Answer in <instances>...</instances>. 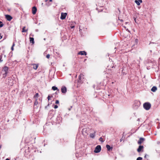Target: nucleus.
<instances>
[{
	"instance_id": "1",
	"label": "nucleus",
	"mask_w": 160,
	"mask_h": 160,
	"mask_svg": "<svg viewBox=\"0 0 160 160\" xmlns=\"http://www.w3.org/2000/svg\"><path fill=\"white\" fill-rule=\"evenodd\" d=\"M8 68L7 67L5 66L3 68L2 70V72L3 73V75L4 76V77H6L8 73Z\"/></svg>"
},
{
	"instance_id": "2",
	"label": "nucleus",
	"mask_w": 160,
	"mask_h": 160,
	"mask_svg": "<svg viewBox=\"0 0 160 160\" xmlns=\"http://www.w3.org/2000/svg\"><path fill=\"white\" fill-rule=\"evenodd\" d=\"M143 106L145 109L147 110H148L150 109L151 107V104L149 102H146L144 103Z\"/></svg>"
},
{
	"instance_id": "3",
	"label": "nucleus",
	"mask_w": 160,
	"mask_h": 160,
	"mask_svg": "<svg viewBox=\"0 0 160 160\" xmlns=\"http://www.w3.org/2000/svg\"><path fill=\"white\" fill-rule=\"evenodd\" d=\"M101 150V147L100 145H98L95 148L94 152L95 153L99 152Z\"/></svg>"
},
{
	"instance_id": "4",
	"label": "nucleus",
	"mask_w": 160,
	"mask_h": 160,
	"mask_svg": "<svg viewBox=\"0 0 160 160\" xmlns=\"http://www.w3.org/2000/svg\"><path fill=\"white\" fill-rule=\"evenodd\" d=\"M67 15L66 13H62L61 17V19L62 20L64 19L65 18L66 16Z\"/></svg>"
},
{
	"instance_id": "5",
	"label": "nucleus",
	"mask_w": 160,
	"mask_h": 160,
	"mask_svg": "<svg viewBox=\"0 0 160 160\" xmlns=\"http://www.w3.org/2000/svg\"><path fill=\"white\" fill-rule=\"evenodd\" d=\"M5 18L8 21H10L12 19V17L11 16L8 15H5Z\"/></svg>"
},
{
	"instance_id": "6",
	"label": "nucleus",
	"mask_w": 160,
	"mask_h": 160,
	"mask_svg": "<svg viewBox=\"0 0 160 160\" xmlns=\"http://www.w3.org/2000/svg\"><path fill=\"white\" fill-rule=\"evenodd\" d=\"M61 91L62 93H66L67 92L66 88L64 86L62 87L61 88Z\"/></svg>"
},
{
	"instance_id": "7",
	"label": "nucleus",
	"mask_w": 160,
	"mask_h": 160,
	"mask_svg": "<svg viewBox=\"0 0 160 160\" xmlns=\"http://www.w3.org/2000/svg\"><path fill=\"white\" fill-rule=\"evenodd\" d=\"M37 11V9L35 7H33L32 8V13L33 14H36Z\"/></svg>"
},
{
	"instance_id": "8",
	"label": "nucleus",
	"mask_w": 160,
	"mask_h": 160,
	"mask_svg": "<svg viewBox=\"0 0 160 160\" xmlns=\"http://www.w3.org/2000/svg\"><path fill=\"white\" fill-rule=\"evenodd\" d=\"M144 140V139L143 138H140L138 141V143L139 144H141Z\"/></svg>"
},
{
	"instance_id": "9",
	"label": "nucleus",
	"mask_w": 160,
	"mask_h": 160,
	"mask_svg": "<svg viewBox=\"0 0 160 160\" xmlns=\"http://www.w3.org/2000/svg\"><path fill=\"white\" fill-rule=\"evenodd\" d=\"M78 54L82 55H86L87 53L85 51H80L78 53Z\"/></svg>"
},
{
	"instance_id": "10",
	"label": "nucleus",
	"mask_w": 160,
	"mask_h": 160,
	"mask_svg": "<svg viewBox=\"0 0 160 160\" xmlns=\"http://www.w3.org/2000/svg\"><path fill=\"white\" fill-rule=\"evenodd\" d=\"M143 146H140L139 147V148H138V149H137V151H138V152H141V151H142V150H143Z\"/></svg>"
},
{
	"instance_id": "11",
	"label": "nucleus",
	"mask_w": 160,
	"mask_h": 160,
	"mask_svg": "<svg viewBox=\"0 0 160 160\" xmlns=\"http://www.w3.org/2000/svg\"><path fill=\"white\" fill-rule=\"evenodd\" d=\"M78 78L80 81L82 80L84 78V75L82 74H81L79 76Z\"/></svg>"
},
{
	"instance_id": "12",
	"label": "nucleus",
	"mask_w": 160,
	"mask_h": 160,
	"mask_svg": "<svg viewBox=\"0 0 160 160\" xmlns=\"http://www.w3.org/2000/svg\"><path fill=\"white\" fill-rule=\"evenodd\" d=\"M135 2L139 6L140 5V3L142 2V0H135Z\"/></svg>"
},
{
	"instance_id": "13",
	"label": "nucleus",
	"mask_w": 160,
	"mask_h": 160,
	"mask_svg": "<svg viewBox=\"0 0 160 160\" xmlns=\"http://www.w3.org/2000/svg\"><path fill=\"white\" fill-rule=\"evenodd\" d=\"M96 132L94 131L93 133H91L89 135L90 137L92 138H94L95 137Z\"/></svg>"
},
{
	"instance_id": "14",
	"label": "nucleus",
	"mask_w": 160,
	"mask_h": 160,
	"mask_svg": "<svg viewBox=\"0 0 160 160\" xmlns=\"http://www.w3.org/2000/svg\"><path fill=\"white\" fill-rule=\"evenodd\" d=\"M157 88L155 86H153L151 90L152 92H154L157 90Z\"/></svg>"
},
{
	"instance_id": "15",
	"label": "nucleus",
	"mask_w": 160,
	"mask_h": 160,
	"mask_svg": "<svg viewBox=\"0 0 160 160\" xmlns=\"http://www.w3.org/2000/svg\"><path fill=\"white\" fill-rule=\"evenodd\" d=\"M30 41L31 43H32V44L34 43V39L33 38L30 37Z\"/></svg>"
},
{
	"instance_id": "16",
	"label": "nucleus",
	"mask_w": 160,
	"mask_h": 160,
	"mask_svg": "<svg viewBox=\"0 0 160 160\" xmlns=\"http://www.w3.org/2000/svg\"><path fill=\"white\" fill-rule=\"evenodd\" d=\"M32 65L33 66V68L35 70H36L38 66V65L37 64H33Z\"/></svg>"
},
{
	"instance_id": "17",
	"label": "nucleus",
	"mask_w": 160,
	"mask_h": 160,
	"mask_svg": "<svg viewBox=\"0 0 160 160\" xmlns=\"http://www.w3.org/2000/svg\"><path fill=\"white\" fill-rule=\"evenodd\" d=\"M134 105H137V107H136V108H137V107H138L140 105V103L139 102L137 101L135 103Z\"/></svg>"
},
{
	"instance_id": "18",
	"label": "nucleus",
	"mask_w": 160,
	"mask_h": 160,
	"mask_svg": "<svg viewBox=\"0 0 160 160\" xmlns=\"http://www.w3.org/2000/svg\"><path fill=\"white\" fill-rule=\"evenodd\" d=\"M52 89L53 90H57L58 89V88L55 86H53L52 87Z\"/></svg>"
},
{
	"instance_id": "19",
	"label": "nucleus",
	"mask_w": 160,
	"mask_h": 160,
	"mask_svg": "<svg viewBox=\"0 0 160 160\" xmlns=\"http://www.w3.org/2000/svg\"><path fill=\"white\" fill-rule=\"evenodd\" d=\"M25 27H24L23 28L22 30V32H25L27 31L28 29H25Z\"/></svg>"
},
{
	"instance_id": "20",
	"label": "nucleus",
	"mask_w": 160,
	"mask_h": 160,
	"mask_svg": "<svg viewBox=\"0 0 160 160\" xmlns=\"http://www.w3.org/2000/svg\"><path fill=\"white\" fill-rule=\"evenodd\" d=\"M106 147L108 150H110L111 147L110 145H107Z\"/></svg>"
},
{
	"instance_id": "21",
	"label": "nucleus",
	"mask_w": 160,
	"mask_h": 160,
	"mask_svg": "<svg viewBox=\"0 0 160 160\" xmlns=\"http://www.w3.org/2000/svg\"><path fill=\"white\" fill-rule=\"evenodd\" d=\"M3 26V24L2 23V22L0 21V28L2 27Z\"/></svg>"
},
{
	"instance_id": "22",
	"label": "nucleus",
	"mask_w": 160,
	"mask_h": 160,
	"mask_svg": "<svg viewBox=\"0 0 160 160\" xmlns=\"http://www.w3.org/2000/svg\"><path fill=\"white\" fill-rule=\"evenodd\" d=\"M38 96V93H37L35 94V95L34 96V98H37Z\"/></svg>"
},
{
	"instance_id": "23",
	"label": "nucleus",
	"mask_w": 160,
	"mask_h": 160,
	"mask_svg": "<svg viewBox=\"0 0 160 160\" xmlns=\"http://www.w3.org/2000/svg\"><path fill=\"white\" fill-rule=\"evenodd\" d=\"M2 56L1 55L0 56V62H1L2 61Z\"/></svg>"
},
{
	"instance_id": "24",
	"label": "nucleus",
	"mask_w": 160,
	"mask_h": 160,
	"mask_svg": "<svg viewBox=\"0 0 160 160\" xmlns=\"http://www.w3.org/2000/svg\"><path fill=\"white\" fill-rule=\"evenodd\" d=\"M142 159V158L139 157L137 158V160H141Z\"/></svg>"
},
{
	"instance_id": "25",
	"label": "nucleus",
	"mask_w": 160,
	"mask_h": 160,
	"mask_svg": "<svg viewBox=\"0 0 160 160\" xmlns=\"http://www.w3.org/2000/svg\"><path fill=\"white\" fill-rule=\"evenodd\" d=\"M99 140L100 141H101L102 142H104V141L103 140H102V137H101L100 138H99Z\"/></svg>"
},
{
	"instance_id": "26",
	"label": "nucleus",
	"mask_w": 160,
	"mask_h": 160,
	"mask_svg": "<svg viewBox=\"0 0 160 160\" xmlns=\"http://www.w3.org/2000/svg\"><path fill=\"white\" fill-rule=\"evenodd\" d=\"M50 57V55L49 54H48L46 56V58H49Z\"/></svg>"
},
{
	"instance_id": "27",
	"label": "nucleus",
	"mask_w": 160,
	"mask_h": 160,
	"mask_svg": "<svg viewBox=\"0 0 160 160\" xmlns=\"http://www.w3.org/2000/svg\"><path fill=\"white\" fill-rule=\"evenodd\" d=\"M57 104H58L59 103V101L58 100H57L56 101V102H55Z\"/></svg>"
},
{
	"instance_id": "28",
	"label": "nucleus",
	"mask_w": 160,
	"mask_h": 160,
	"mask_svg": "<svg viewBox=\"0 0 160 160\" xmlns=\"http://www.w3.org/2000/svg\"><path fill=\"white\" fill-rule=\"evenodd\" d=\"M58 106L57 105H55L54 106V108L55 109L58 108Z\"/></svg>"
},
{
	"instance_id": "29",
	"label": "nucleus",
	"mask_w": 160,
	"mask_h": 160,
	"mask_svg": "<svg viewBox=\"0 0 160 160\" xmlns=\"http://www.w3.org/2000/svg\"><path fill=\"white\" fill-rule=\"evenodd\" d=\"M51 98V97L50 96H49V95L48 96V100H50Z\"/></svg>"
},
{
	"instance_id": "30",
	"label": "nucleus",
	"mask_w": 160,
	"mask_h": 160,
	"mask_svg": "<svg viewBox=\"0 0 160 160\" xmlns=\"http://www.w3.org/2000/svg\"><path fill=\"white\" fill-rule=\"evenodd\" d=\"M38 102L37 101H36L34 103L35 105H37L38 104Z\"/></svg>"
},
{
	"instance_id": "31",
	"label": "nucleus",
	"mask_w": 160,
	"mask_h": 160,
	"mask_svg": "<svg viewBox=\"0 0 160 160\" xmlns=\"http://www.w3.org/2000/svg\"><path fill=\"white\" fill-rule=\"evenodd\" d=\"M71 28H74V26H72L71 27Z\"/></svg>"
},
{
	"instance_id": "32",
	"label": "nucleus",
	"mask_w": 160,
	"mask_h": 160,
	"mask_svg": "<svg viewBox=\"0 0 160 160\" xmlns=\"http://www.w3.org/2000/svg\"><path fill=\"white\" fill-rule=\"evenodd\" d=\"M15 45V44L14 43H13V44H12V47H14Z\"/></svg>"
},
{
	"instance_id": "33",
	"label": "nucleus",
	"mask_w": 160,
	"mask_h": 160,
	"mask_svg": "<svg viewBox=\"0 0 160 160\" xmlns=\"http://www.w3.org/2000/svg\"><path fill=\"white\" fill-rule=\"evenodd\" d=\"M13 49H14L13 47H11V50H12V51H13Z\"/></svg>"
},
{
	"instance_id": "34",
	"label": "nucleus",
	"mask_w": 160,
	"mask_h": 160,
	"mask_svg": "<svg viewBox=\"0 0 160 160\" xmlns=\"http://www.w3.org/2000/svg\"><path fill=\"white\" fill-rule=\"evenodd\" d=\"M119 20H120L121 22H122L123 21H122V19H119Z\"/></svg>"
},
{
	"instance_id": "35",
	"label": "nucleus",
	"mask_w": 160,
	"mask_h": 160,
	"mask_svg": "<svg viewBox=\"0 0 160 160\" xmlns=\"http://www.w3.org/2000/svg\"><path fill=\"white\" fill-rule=\"evenodd\" d=\"M6 160H10V159H9L7 158L6 159Z\"/></svg>"
},
{
	"instance_id": "36",
	"label": "nucleus",
	"mask_w": 160,
	"mask_h": 160,
	"mask_svg": "<svg viewBox=\"0 0 160 160\" xmlns=\"http://www.w3.org/2000/svg\"><path fill=\"white\" fill-rule=\"evenodd\" d=\"M135 41L136 42H137L138 40V39H136L135 40Z\"/></svg>"
},
{
	"instance_id": "37",
	"label": "nucleus",
	"mask_w": 160,
	"mask_h": 160,
	"mask_svg": "<svg viewBox=\"0 0 160 160\" xmlns=\"http://www.w3.org/2000/svg\"><path fill=\"white\" fill-rule=\"evenodd\" d=\"M136 18H134V20H135V22H136Z\"/></svg>"
},
{
	"instance_id": "38",
	"label": "nucleus",
	"mask_w": 160,
	"mask_h": 160,
	"mask_svg": "<svg viewBox=\"0 0 160 160\" xmlns=\"http://www.w3.org/2000/svg\"><path fill=\"white\" fill-rule=\"evenodd\" d=\"M52 0H49V1L50 2H52Z\"/></svg>"
},
{
	"instance_id": "39",
	"label": "nucleus",
	"mask_w": 160,
	"mask_h": 160,
	"mask_svg": "<svg viewBox=\"0 0 160 160\" xmlns=\"http://www.w3.org/2000/svg\"><path fill=\"white\" fill-rule=\"evenodd\" d=\"M74 23H75V22H73V25H74Z\"/></svg>"
},
{
	"instance_id": "40",
	"label": "nucleus",
	"mask_w": 160,
	"mask_h": 160,
	"mask_svg": "<svg viewBox=\"0 0 160 160\" xmlns=\"http://www.w3.org/2000/svg\"><path fill=\"white\" fill-rule=\"evenodd\" d=\"M48 0H46V2H47Z\"/></svg>"
},
{
	"instance_id": "41",
	"label": "nucleus",
	"mask_w": 160,
	"mask_h": 160,
	"mask_svg": "<svg viewBox=\"0 0 160 160\" xmlns=\"http://www.w3.org/2000/svg\"><path fill=\"white\" fill-rule=\"evenodd\" d=\"M121 141H122V140L121 139L120 140V142H121Z\"/></svg>"
},
{
	"instance_id": "42",
	"label": "nucleus",
	"mask_w": 160,
	"mask_h": 160,
	"mask_svg": "<svg viewBox=\"0 0 160 160\" xmlns=\"http://www.w3.org/2000/svg\"><path fill=\"white\" fill-rule=\"evenodd\" d=\"M127 30H128V29H127Z\"/></svg>"
},
{
	"instance_id": "43",
	"label": "nucleus",
	"mask_w": 160,
	"mask_h": 160,
	"mask_svg": "<svg viewBox=\"0 0 160 160\" xmlns=\"http://www.w3.org/2000/svg\"><path fill=\"white\" fill-rule=\"evenodd\" d=\"M146 157V155L145 156V158Z\"/></svg>"
}]
</instances>
